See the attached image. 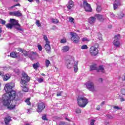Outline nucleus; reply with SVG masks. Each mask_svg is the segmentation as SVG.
<instances>
[{"label": "nucleus", "instance_id": "obj_1", "mask_svg": "<svg viewBox=\"0 0 125 125\" xmlns=\"http://www.w3.org/2000/svg\"><path fill=\"white\" fill-rule=\"evenodd\" d=\"M15 93V92H12L11 93H6L2 96L1 103L2 105L7 107L8 110H14L16 106L15 104H10L11 100L12 101H18L20 99L18 97V96H14L13 95Z\"/></svg>", "mask_w": 125, "mask_h": 125}, {"label": "nucleus", "instance_id": "obj_2", "mask_svg": "<svg viewBox=\"0 0 125 125\" xmlns=\"http://www.w3.org/2000/svg\"><path fill=\"white\" fill-rule=\"evenodd\" d=\"M31 78L28 76L27 74L22 73V77L21 78V89L23 92H28L29 91V87L27 85V83L30 82Z\"/></svg>", "mask_w": 125, "mask_h": 125}, {"label": "nucleus", "instance_id": "obj_3", "mask_svg": "<svg viewBox=\"0 0 125 125\" xmlns=\"http://www.w3.org/2000/svg\"><path fill=\"white\" fill-rule=\"evenodd\" d=\"M65 64L68 69H71V68L74 67V72L75 73L78 72V70H79V68H78V64H79V63L78 62H75L74 59H72L71 57H69L68 60H66Z\"/></svg>", "mask_w": 125, "mask_h": 125}, {"label": "nucleus", "instance_id": "obj_4", "mask_svg": "<svg viewBox=\"0 0 125 125\" xmlns=\"http://www.w3.org/2000/svg\"><path fill=\"white\" fill-rule=\"evenodd\" d=\"M77 101L78 104L82 108L85 107L87 105V103H88V100L86 98L81 96H78L77 98Z\"/></svg>", "mask_w": 125, "mask_h": 125}, {"label": "nucleus", "instance_id": "obj_5", "mask_svg": "<svg viewBox=\"0 0 125 125\" xmlns=\"http://www.w3.org/2000/svg\"><path fill=\"white\" fill-rule=\"evenodd\" d=\"M15 86V83H10L5 84L4 90L6 93H12V92H15L14 94H12L13 95L17 96L16 95V92L12 89L13 87Z\"/></svg>", "mask_w": 125, "mask_h": 125}, {"label": "nucleus", "instance_id": "obj_6", "mask_svg": "<svg viewBox=\"0 0 125 125\" xmlns=\"http://www.w3.org/2000/svg\"><path fill=\"white\" fill-rule=\"evenodd\" d=\"M120 39H121V35L118 34L114 37V40L113 42V44L115 47H120L121 43L120 42Z\"/></svg>", "mask_w": 125, "mask_h": 125}, {"label": "nucleus", "instance_id": "obj_7", "mask_svg": "<svg viewBox=\"0 0 125 125\" xmlns=\"http://www.w3.org/2000/svg\"><path fill=\"white\" fill-rule=\"evenodd\" d=\"M89 52L92 56H96L98 54V46H92L89 49Z\"/></svg>", "mask_w": 125, "mask_h": 125}, {"label": "nucleus", "instance_id": "obj_8", "mask_svg": "<svg viewBox=\"0 0 125 125\" xmlns=\"http://www.w3.org/2000/svg\"><path fill=\"white\" fill-rule=\"evenodd\" d=\"M70 35L71 36V40L75 43H78L80 42V37L75 32H70Z\"/></svg>", "mask_w": 125, "mask_h": 125}, {"label": "nucleus", "instance_id": "obj_9", "mask_svg": "<svg viewBox=\"0 0 125 125\" xmlns=\"http://www.w3.org/2000/svg\"><path fill=\"white\" fill-rule=\"evenodd\" d=\"M86 88L90 91H95V87H94V83L92 82L89 81L85 83Z\"/></svg>", "mask_w": 125, "mask_h": 125}, {"label": "nucleus", "instance_id": "obj_10", "mask_svg": "<svg viewBox=\"0 0 125 125\" xmlns=\"http://www.w3.org/2000/svg\"><path fill=\"white\" fill-rule=\"evenodd\" d=\"M45 108V104L42 102H39L37 104V112H38V113H42L43 111V110H44Z\"/></svg>", "mask_w": 125, "mask_h": 125}, {"label": "nucleus", "instance_id": "obj_11", "mask_svg": "<svg viewBox=\"0 0 125 125\" xmlns=\"http://www.w3.org/2000/svg\"><path fill=\"white\" fill-rule=\"evenodd\" d=\"M83 5L85 11H87L89 12H91L92 9H91V6H90V4H89L85 0L83 1Z\"/></svg>", "mask_w": 125, "mask_h": 125}, {"label": "nucleus", "instance_id": "obj_12", "mask_svg": "<svg viewBox=\"0 0 125 125\" xmlns=\"http://www.w3.org/2000/svg\"><path fill=\"white\" fill-rule=\"evenodd\" d=\"M44 48L47 53H50V52H51V48L50 47L49 42H47V43H46L44 46Z\"/></svg>", "mask_w": 125, "mask_h": 125}, {"label": "nucleus", "instance_id": "obj_13", "mask_svg": "<svg viewBox=\"0 0 125 125\" xmlns=\"http://www.w3.org/2000/svg\"><path fill=\"white\" fill-rule=\"evenodd\" d=\"M2 77L3 78V80L4 82H6V81H8V80H9V79H10L11 76H10V74L7 73L5 75H2Z\"/></svg>", "mask_w": 125, "mask_h": 125}, {"label": "nucleus", "instance_id": "obj_14", "mask_svg": "<svg viewBox=\"0 0 125 125\" xmlns=\"http://www.w3.org/2000/svg\"><path fill=\"white\" fill-rule=\"evenodd\" d=\"M36 55H37V53L34 52H31L28 54V57L31 59V60H34L36 57Z\"/></svg>", "mask_w": 125, "mask_h": 125}, {"label": "nucleus", "instance_id": "obj_15", "mask_svg": "<svg viewBox=\"0 0 125 125\" xmlns=\"http://www.w3.org/2000/svg\"><path fill=\"white\" fill-rule=\"evenodd\" d=\"M69 50L70 47H69V46H64L62 47L61 51L62 52L65 53L67 52V51H69Z\"/></svg>", "mask_w": 125, "mask_h": 125}, {"label": "nucleus", "instance_id": "obj_16", "mask_svg": "<svg viewBox=\"0 0 125 125\" xmlns=\"http://www.w3.org/2000/svg\"><path fill=\"white\" fill-rule=\"evenodd\" d=\"M95 20H96V19H95V18L93 17H90L88 19V23L91 24H94V23H95Z\"/></svg>", "mask_w": 125, "mask_h": 125}, {"label": "nucleus", "instance_id": "obj_17", "mask_svg": "<svg viewBox=\"0 0 125 125\" xmlns=\"http://www.w3.org/2000/svg\"><path fill=\"white\" fill-rule=\"evenodd\" d=\"M10 22L12 26H16V25H18V21L15 19H11L10 20Z\"/></svg>", "mask_w": 125, "mask_h": 125}, {"label": "nucleus", "instance_id": "obj_18", "mask_svg": "<svg viewBox=\"0 0 125 125\" xmlns=\"http://www.w3.org/2000/svg\"><path fill=\"white\" fill-rule=\"evenodd\" d=\"M66 6L68 9H71V7L74 6V2L72 0H70L68 3L66 5Z\"/></svg>", "mask_w": 125, "mask_h": 125}, {"label": "nucleus", "instance_id": "obj_19", "mask_svg": "<svg viewBox=\"0 0 125 125\" xmlns=\"http://www.w3.org/2000/svg\"><path fill=\"white\" fill-rule=\"evenodd\" d=\"M95 17H96V18H97L98 20H99V21H103V17L101 15L96 14L95 15Z\"/></svg>", "mask_w": 125, "mask_h": 125}, {"label": "nucleus", "instance_id": "obj_20", "mask_svg": "<svg viewBox=\"0 0 125 125\" xmlns=\"http://www.w3.org/2000/svg\"><path fill=\"white\" fill-rule=\"evenodd\" d=\"M5 124L6 125H8V124H9V122L11 121V117L10 116H8L7 117H6L5 118Z\"/></svg>", "mask_w": 125, "mask_h": 125}, {"label": "nucleus", "instance_id": "obj_21", "mask_svg": "<svg viewBox=\"0 0 125 125\" xmlns=\"http://www.w3.org/2000/svg\"><path fill=\"white\" fill-rule=\"evenodd\" d=\"M10 56L13 58H16L18 56V54L16 52H12L10 53Z\"/></svg>", "mask_w": 125, "mask_h": 125}, {"label": "nucleus", "instance_id": "obj_22", "mask_svg": "<svg viewBox=\"0 0 125 125\" xmlns=\"http://www.w3.org/2000/svg\"><path fill=\"white\" fill-rule=\"evenodd\" d=\"M32 66L34 69H35V70H38V68H40V63L37 62V63H34L33 64Z\"/></svg>", "mask_w": 125, "mask_h": 125}, {"label": "nucleus", "instance_id": "obj_23", "mask_svg": "<svg viewBox=\"0 0 125 125\" xmlns=\"http://www.w3.org/2000/svg\"><path fill=\"white\" fill-rule=\"evenodd\" d=\"M15 29H17L18 31H21V32L23 31V29L21 28V26L19 23H18L17 25H15Z\"/></svg>", "mask_w": 125, "mask_h": 125}, {"label": "nucleus", "instance_id": "obj_24", "mask_svg": "<svg viewBox=\"0 0 125 125\" xmlns=\"http://www.w3.org/2000/svg\"><path fill=\"white\" fill-rule=\"evenodd\" d=\"M97 72H102L104 73V67L103 65H100L99 69H97Z\"/></svg>", "mask_w": 125, "mask_h": 125}, {"label": "nucleus", "instance_id": "obj_25", "mask_svg": "<svg viewBox=\"0 0 125 125\" xmlns=\"http://www.w3.org/2000/svg\"><path fill=\"white\" fill-rule=\"evenodd\" d=\"M15 16H17V17H20L22 16V13H21L20 11H15Z\"/></svg>", "mask_w": 125, "mask_h": 125}, {"label": "nucleus", "instance_id": "obj_26", "mask_svg": "<svg viewBox=\"0 0 125 125\" xmlns=\"http://www.w3.org/2000/svg\"><path fill=\"white\" fill-rule=\"evenodd\" d=\"M94 70H96L97 71V66L96 64L92 65L90 66V70L93 71Z\"/></svg>", "mask_w": 125, "mask_h": 125}, {"label": "nucleus", "instance_id": "obj_27", "mask_svg": "<svg viewBox=\"0 0 125 125\" xmlns=\"http://www.w3.org/2000/svg\"><path fill=\"white\" fill-rule=\"evenodd\" d=\"M45 67L46 68H48V67H49V65H50V61H49V60L46 59L45 60Z\"/></svg>", "mask_w": 125, "mask_h": 125}, {"label": "nucleus", "instance_id": "obj_28", "mask_svg": "<svg viewBox=\"0 0 125 125\" xmlns=\"http://www.w3.org/2000/svg\"><path fill=\"white\" fill-rule=\"evenodd\" d=\"M106 117L107 119H109V120H113L115 118V116L114 115H112L111 114H107L106 115Z\"/></svg>", "mask_w": 125, "mask_h": 125}, {"label": "nucleus", "instance_id": "obj_29", "mask_svg": "<svg viewBox=\"0 0 125 125\" xmlns=\"http://www.w3.org/2000/svg\"><path fill=\"white\" fill-rule=\"evenodd\" d=\"M124 16H125V14H124V13H120L119 15V14L117 15V17H118L119 19H122V18H123Z\"/></svg>", "mask_w": 125, "mask_h": 125}, {"label": "nucleus", "instance_id": "obj_30", "mask_svg": "<svg viewBox=\"0 0 125 125\" xmlns=\"http://www.w3.org/2000/svg\"><path fill=\"white\" fill-rule=\"evenodd\" d=\"M12 27H13V26L12 25L11 23H7L6 24V28H7L8 29H12Z\"/></svg>", "mask_w": 125, "mask_h": 125}, {"label": "nucleus", "instance_id": "obj_31", "mask_svg": "<svg viewBox=\"0 0 125 125\" xmlns=\"http://www.w3.org/2000/svg\"><path fill=\"white\" fill-rule=\"evenodd\" d=\"M21 51H22V53L24 55V56H28V54H29V52L23 50L22 49H21Z\"/></svg>", "mask_w": 125, "mask_h": 125}, {"label": "nucleus", "instance_id": "obj_32", "mask_svg": "<svg viewBox=\"0 0 125 125\" xmlns=\"http://www.w3.org/2000/svg\"><path fill=\"white\" fill-rule=\"evenodd\" d=\"M75 112L76 114H81V113H82V109L81 108H77L75 110Z\"/></svg>", "mask_w": 125, "mask_h": 125}, {"label": "nucleus", "instance_id": "obj_33", "mask_svg": "<svg viewBox=\"0 0 125 125\" xmlns=\"http://www.w3.org/2000/svg\"><path fill=\"white\" fill-rule=\"evenodd\" d=\"M102 10V8L101 7V6L98 5L97 7L96 11L98 12H100Z\"/></svg>", "mask_w": 125, "mask_h": 125}, {"label": "nucleus", "instance_id": "obj_34", "mask_svg": "<svg viewBox=\"0 0 125 125\" xmlns=\"http://www.w3.org/2000/svg\"><path fill=\"white\" fill-rule=\"evenodd\" d=\"M52 22L54 24H57V23H58V20H57V19H52Z\"/></svg>", "mask_w": 125, "mask_h": 125}, {"label": "nucleus", "instance_id": "obj_35", "mask_svg": "<svg viewBox=\"0 0 125 125\" xmlns=\"http://www.w3.org/2000/svg\"><path fill=\"white\" fill-rule=\"evenodd\" d=\"M30 98H28L25 100L26 103H27V105H31V102H30Z\"/></svg>", "mask_w": 125, "mask_h": 125}, {"label": "nucleus", "instance_id": "obj_36", "mask_svg": "<svg viewBox=\"0 0 125 125\" xmlns=\"http://www.w3.org/2000/svg\"><path fill=\"white\" fill-rule=\"evenodd\" d=\"M43 39L45 41L46 43H47V42H49V41H48V39H47V37H46V35H43Z\"/></svg>", "mask_w": 125, "mask_h": 125}, {"label": "nucleus", "instance_id": "obj_37", "mask_svg": "<svg viewBox=\"0 0 125 125\" xmlns=\"http://www.w3.org/2000/svg\"><path fill=\"white\" fill-rule=\"evenodd\" d=\"M5 23H6L5 21L0 19V24H2V25H5Z\"/></svg>", "mask_w": 125, "mask_h": 125}, {"label": "nucleus", "instance_id": "obj_38", "mask_svg": "<svg viewBox=\"0 0 125 125\" xmlns=\"http://www.w3.org/2000/svg\"><path fill=\"white\" fill-rule=\"evenodd\" d=\"M88 47H87V45H83L81 47V49H87Z\"/></svg>", "mask_w": 125, "mask_h": 125}, {"label": "nucleus", "instance_id": "obj_39", "mask_svg": "<svg viewBox=\"0 0 125 125\" xmlns=\"http://www.w3.org/2000/svg\"><path fill=\"white\" fill-rule=\"evenodd\" d=\"M38 48L40 51H42V45H38Z\"/></svg>", "mask_w": 125, "mask_h": 125}, {"label": "nucleus", "instance_id": "obj_40", "mask_svg": "<svg viewBox=\"0 0 125 125\" xmlns=\"http://www.w3.org/2000/svg\"><path fill=\"white\" fill-rule=\"evenodd\" d=\"M36 25L38 27H41V23H40V21H36Z\"/></svg>", "mask_w": 125, "mask_h": 125}, {"label": "nucleus", "instance_id": "obj_41", "mask_svg": "<svg viewBox=\"0 0 125 125\" xmlns=\"http://www.w3.org/2000/svg\"><path fill=\"white\" fill-rule=\"evenodd\" d=\"M119 5L117 4L116 3H114L113 4V8L115 10L117 9V8H118V6Z\"/></svg>", "mask_w": 125, "mask_h": 125}, {"label": "nucleus", "instance_id": "obj_42", "mask_svg": "<svg viewBox=\"0 0 125 125\" xmlns=\"http://www.w3.org/2000/svg\"><path fill=\"white\" fill-rule=\"evenodd\" d=\"M37 81L38 83H42L43 82V78H39Z\"/></svg>", "mask_w": 125, "mask_h": 125}, {"label": "nucleus", "instance_id": "obj_43", "mask_svg": "<svg viewBox=\"0 0 125 125\" xmlns=\"http://www.w3.org/2000/svg\"><path fill=\"white\" fill-rule=\"evenodd\" d=\"M14 72L15 73H16V74H19V70L18 69V68H16L15 69H14Z\"/></svg>", "mask_w": 125, "mask_h": 125}, {"label": "nucleus", "instance_id": "obj_44", "mask_svg": "<svg viewBox=\"0 0 125 125\" xmlns=\"http://www.w3.org/2000/svg\"><path fill=\"white\" fill-rule=\"evenodd\" d=\"M5 105H0V110H4L5 109Z\"/></svg>", "mask_w": 125, "mask_h": 125}, {"label": "nucleus", "instance_id": "obj_45", "mask_svg": "<svg viewBox=\"0 0 125 125\" xmlns=\"http://www.w3.org/2000/svg\"><path fill=\"white\" fill-rule=\"evenodd\" d=\"M15 6H20V4L17 3L16 4H15L13 6H12L11 7H10V8H13V7H15Z\"/></svg>", "mask_w": 125, "mask_h": 125}, {"label": "nucleus", "instance_id": "obj_46", "mask_svg": "<svg viewBox=\"0 0 125 125\" xmlns=\"http://www.w3.org/2000/svg\"><path fill=\"white\" fill-rule=\"evenodd\" d=\"M42 120H43V121H47V119H46V116L45 115L42 116Z\"/></svg>", "mask_w": 125, "mask_h": 125}, {"label": "nucleus", "instance_id": "obj_47", "mask_svg": "<svg viewBox=\"0 0 125 125\" xmlns=\"http://www.w3.org/2000/svg\"><path fill=\"white\" fill-rule=\"evenodd\" d=\"M10 15H11L12 16H15V11L14 12H10L9 13Z\"/></svg>", "mask_w": 125, "mask_h": 125}, {"label": "nucleus", "instance_id": "obj_48", "mask_svg": "<svg viewBox=\"0 0 125 125\" xmlns=\"http://www.w3.org/2000/svg\"><path fill=\"white\" fill-rule=\"evenodd\" d=\"M94 123H95V120H91L90 122V125H94Z\"/></svg>", "mask_w": 125, "mask_h": 125}, {"label": "nucleus", "instance_id": "obj_49", "mask_svg": "<svg viewBox=\"0 0 125 125\" xmlns=\"http://www.w3.org/2000/svg\"><path fill=\"white\" fill-rule=\"evenodd\" d=\"M66 42V39H62V40L61 41V43H65V42Z\"/></svg>", "mask_w": 125, "mask_h": 125}, {"label": "nucleus", "instance_id": "obj_50", "mask_svg": "<svg viewBox=\"0 0 125 125\" xmlns=\"http://www.w3.org/2000/svg\"><path fill=\"white\" fill-rule=\"evenodd\" d=\"M74 18L72 17L69 18V22H71V23L74 22Z\"/></svg>", "mask_w": 125, "mask_h": 125}, {"label": "nucleus", "instance_id": "obj_51", "mask_svg": "<svg viewBox=\"0 0 125 125\" xmlns=\"http://www.w3.org/2000/svg\"><path fill=\"white\" fill-rule=\"evenodd\" d=\"M121 93L123 95H125V89H122L121 90Z\"/></svg>", "mask_w": 125, "mask_h": 125}, {"label": "nucleus", "instance_id": "obj_52", "mask_svg": "<svg viewBox=\"0 0 125 125\" xmlns=\"http://www.w3.org/2000/svg\"><path fill=\"white\" fill-rule=\"evenodd\" d=\"M62 91H61V92H58L57 93V96H61L62 94Z\"/></svg>", "mask_w": 125, "mask_h": 125}, {"label": "nucleus", "instance_id": "obj_53", "mask_svg": "<svg viewBox=\"0 0 125 125\" xmlns=\"http://www.w3.org/2000/svg\"><path fill=\"white\" fill-rule=\"evenodd\" d=\"M87 41V38H84L82 39V42H86Z\"/></svg>", "mask_w": 125, "mask_h": 125}, {"label": "nucleus", "instance_id": "obj_54", "mask_svg": "<svg viewBox=\"0 0 125 125\" xmlns=\"http://www.w3.org/2000/svg\"><path fill=\"white\" fill-rule=\"evenodd\" d=\"M59 125H67V124H66V123H63V122H61L60 123Z\"/></svg>", "mask_w": 125, "mask_h": 125}, {"label": "nucleus", "instance_id": "obj_55", "mask_svg": "<svg viewBox=\"0 0 125 125\" xmlns=\"http://www.w3.org/2000/svg\"><path fill=\"white\" fill-rule=\"evenodd\" d=\"M114 109H115L116 110H120V107H119V106H114Z\"/></svg>", "mask_w": 125, "mask_h": 125}, {"label": "nucleus", "instance_id": "obj_56", "mask_svg": "<svg viewBox=\"0 0 125 125\" xmlns=\"http://www.w3.org/2000/svg\"><path fill=\"white\" fill-rule=\"evenodd\" d=\"M99 83H102V82H103V80L102 79V78H100L99 79Z\"/></svg>", "mask_w": 125, "mask_h": 125}, {"label": "nucleus", "instance_id": "obj_57", "mask_svg": "<svg viewBox=\"0 0 125 125\" xmlns=\"http://www.w3.org/2000/svg\"><path fill=\"white\" fill-rule=\"evenodd\" d=\"M27 111H28V113H29V114H30V113H31V109H28Z\"/></svg>", "mask_w": 125, "mask_h": 125}, {"label": "nucleus", "instance_id": "obj_58", "mask_svg": "<svg viewBox=\"0 0 125 125\" xmlns=\"http://www.w3.org/2000/svg\"><path fill=\"white\" fill-rule=\"evenodd\" d=\"M36 1L37 2V3H38L39 4V3H40V0H36Z\"/></svg>", "mask_w": 125, "mask_h": 125}, {"label": "nucleus", "instance_id": "obj_59", "mask_svg": "<svg viewBox=\"0 0 125 125\" xmlns=\"http://www.w3.org/2000/svg\"><path fill=\"white\" fill-rule=\"evenodd\" d=\"M104 104H105V102H102V103H101L102 106H103V105H104Z\"/></svg>", "mask_w": 125, "mask_h": 125}, {"label": "nucleus", "instance_id": "obj_60", "mask_svg": "<svg viewBox=\"0 0 125 125\" xmlns=\"http://www.w3.org/2000/svg\"><path fill=\"white\" fill-rule=\"evenodd\" d=\"M121 102H123V101H125V99L121 98Z\"/></svg>", "mask_w": 125, "mask_h": 125}, {"label": "nucleus", "instance_id": "obj_61", "mask_svg": "<svg viewBox=\"0 0 125 125\" xmlns=\"http://www.w3.org/2000/svg\"><path fill=\"white\" fill-rule=\"evenodd\" d=\"M13 1H15V2H18V1H19V0H13Z\"/></svg>", "mask_w": 125, "mask_h": 125}, {"label": "nucleus", "instance_id": "obj_62", "mask_svg": "<svg viewBox=\"0 0 125 125\" xmlns=\"http://www.w3.org/2000/svg\"><path fill=\"white\" fill-rule=\"evenodd\" d=\"M105 125H109V122H105Z\"/></svg>", "mask_w": 125, "mask_h": 125}, {"label": "nucleus", "instance_id": "obj_63", "mask_svg": "<svg viewBox=\"0 0 125 125\" xmlns=\"http://www.w3.org/2000/svg\"><path fill=\"white\" fill-rule=\"evenodd\" d=\"M100 106H98V107H97V110H100Z\"/></svg>", "mask_w": 125, "mask_h": 125}, {"label": "nucleus", "instance_id": "obj_64", "mask_svg": "<svg viewBox=\"0 0 125 125\" xmlns=\"http://www.w3.org/2000/svg\"><path fill=\"white\" fill-rule=\"evenodd\" d=\"M99 40H100V41H102V37L99 38Z\"/></svg>", "mask_w": 125, "mask_h": 125}]
</instances>
